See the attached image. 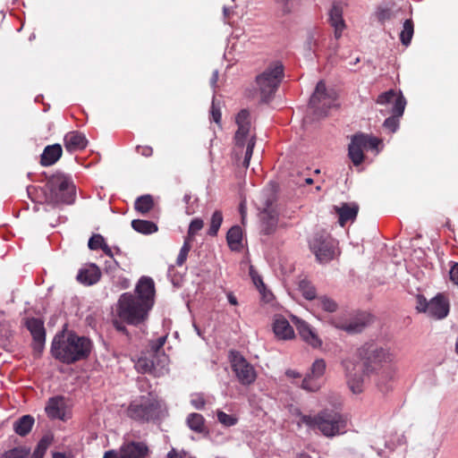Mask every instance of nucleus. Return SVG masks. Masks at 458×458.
Returning <instances> with one entry per match:
<instances>
[{
	"mask_svg": "<svg viewBox=\"0 0 458 458\" xmlns=\"http://www.w3.org/2000/svg\"><path fill=\"white\" fill-rule=\"evenodd\" d=\"M362 365L352 360L343 361L346 384L353 394L363 391L364 375L376 374V385L381 392L389 389L388 383L395 375L393 367L384 368V364L392 363L395 355L388 347L375 343H368L359 349Z\"/></svg>",
	"mask_w": 458,
	"mask_h": 458,
	"instance_id": "f257e3e1",
	"label": "nucleus"
},
{
	"mask_svg": "<svg viewBox=\"0 0 458 458\" xmlns=\"http://www.w3.org/2000/svg\"><path fill=\"white\" fill-rule=\"evenodd\" d=\"M154 282L149 277H141L136 285L135 294L123 293L117 303L119 318L130 325L144 322L154 304Z\"/></svg>",
	"mask_w": 458,
	"mask_h": 458,
	"instance_id": "f03ea898",
	"label": "nucleus"
},
{
	"mask_svg": "<svg viewBox=\"0 0 458 458\" xmlns=\"http://www.w3.org/2000/svg\"><path fill=\"white\" fill-rule=\"evenodd\" d=\"M91 342L89 338L79 336L73 333H61L55 336L51 352L60 361L72 364L86 359L91 351Z\"/></svg>",
	"mask_w": 458,
	"mask_h": 458,
	"instance_id": "7ed1b4c3",
	"label": "nucleus"
},
{
	"mask_svg": "<svg viewBox=\"0 0 458 458\" xmlns=\"http://www.w3.org/2000/svg\"><path fill=\"white\" fill-rule=\"evenodd\" d=\"M297 424L306 425L311 429H318L327 437H334L346 432L347 418L333 410L320 411L317 415H303L298 412Z\"/></svg>",
	"mask_w": 458,
	"mask_h": 458,
	"instance_id": "20e7f679",
	"label": "nucleus"
},
{
	"mask_svg": "<svg viewBox=\"0 0 458 458\" xmlns=\"http://www.w3.org/2000/svg\"><path fill=\"white\" fill-rule=\"evenodd\" d=\"M45 199L50 204H72L75 199V186L72 181L63 175H52L44 187Z\"/></svg>",
	"mask_w": 458,
	"mask_h": 458,
	"instance_id": "39448f33",
	"label": "nucleus"
},
{
	"mask_svg": "<svg viewBox=\"0 0 458 458\" xmlns=\"http://www.w3.org/2000/svg\"><path fill=\"white\" fill-rule=\"evenodd\" d=\"M238 129L235 132L234 140L237 148L246 147L243 166L248 167L255 146L256 135L251 127L250 115L248 110H241L235 118Z\"/></svg>",
	"mask_w": 458,
	"mask_h": 458,
	"instance_id": "423d86ee",
	"label": "nucleus"
},
{
	"mask_svg": "<svg viewBox=\"0 0 458 458\" xmlns=\"http://www.w3.org/2000/svg\"><path fill=\"white\" fill-rule=\"evenodd\" d=\"M164 403L156 396H140L131 402L128 408L130 418L139 421H150L158 419L164 410Z\"/></svg>",
	"mask_w": 458,
	"mask_h": 458,
	"instance_id": "0eeeda50",
	"label": "nucleus"
},
{
	"mask_svg": "<svg viewBox=\"0 0 458 458\" xmlns=\"http://www.w3.org/2000/svg\"><path fill=\"white\" fill-rule=\"evenodd\" d=\"M284 74L280 62L272 63L262 73L257 76L256 83L261 100L267 102L275 94Z\"/></svg>",
	"mask_w": 458,
	"mask_h": 458,
	"instance_id": "6e6552de",
	"label": "nucleus"
},
{
	"mask_svg": "<svg viewBox=\"0 0 458 458\" xmlns=\"http://www.w3.org/2000/svg\"><path fill=\"white\" fill-rule=\"evenodd\" d=\"M275 194L271 190L260 193L256 199V205L260 212V230L264 234L273 233L277 226V214L273 208Z\"/></svg>",
	"mask_w": 458,
	"mask_h": 458,
	"instance_id": "1a4fd4ad",
	"label": "nucleus"
},
{
	"mask_svg": "<svg viewBox=\"0 0 458 458\" xmlns=\"http://www.w3.org/2000/svg\"><path fill=\"white\" fill-rule=\"evenodd\" d=\"M336 242L326 232L316 233L310 242L311 251L320 263H327L335 256Z\"/></svg>",
	"mask_w": 458,
	"mask_h": 458,
	"instance_id": "9d476101",
	"label": "nucleus"
},
{
	"mask_svg": "<svg viewBox=\"0 0 458 458\" xmlns=\"http://www.w3.org/2000/svg\"><path fill=\"white\" fill-rule=\"evenodd\" d=\"M335 93L327 92L325 83L318 82L315 91L312 94L310 105L318 115H327V112L334 106Z\"/></svg>",
	"mask_w": 458,
	"mask_h": 458,
	"instance_id": "9b49d317",
	"label": "nucleus"
},
{
	"mask_svg": "<svg viewBox=\"0 0 458 458\" xmlns=\"http://www.w3.org/2000/svg\"><path fill=\"white\" fill-rule=\"evenodd\" d=\"M231 365L241 384L250 385L256 380L257 374L253 366L240 353L231 352Z\"/></svg>",
	"mask_w": 458,
	"mask_h": 458,
	"instance_id": "f8f14e48",
	"label": "nucleus"
},
{
	"mask_svg": "<svg viewBox=\"0 0 458 458\" xmlns=\"http://www.w3.org/2000/svg\"><path fill=\"white\" fill-rule=\"evenodd\" d=\"M167 361L168 359L165 354L155 358L151 353V358L140 357L135 363V368L140 373H148L155 377H160L168 370L166 368Z\"/></svg>",
	"mask_w": 458,
	"mask_h": 458,
	"instance_id": "ddd939ff",
	"label": "nucleus"
},
{
	"mask_svg": "<svg viewBox=\"0 0 458 458\" xmlns=\"http://www.w3.org/2000/svg\"><path fill=\"white\" fill-rule=\"evenodd\" d=\"M420 307H418V309L420 311L428 312L429 316L437 319L445 318L449 312L448 301L442 294L437 295L429 302L423 300V303L420 301Z\"/></svg>",
	"mask_w": 458,
	"mask_h": 458,
	"instance_id": "4468645a",
	"label": "nucleus"
},
{
	"mask_svg": "<svg viewBox=\"0 0 458 458\" xmlns=\"http://www.w3.org/2000/svg\"><path fill=\"white\" fill-rule=\"evenodd\" d=\"M326 370V362L322 359L316 360L309 373L301 383V387L310 392L318 391L321 387L319 379L324 375Z\"/></svg>",
	"mask_w": 458,
	"mask_h": 458,
	"instance_id": "2eb2a0df",
	"label": "nucleus"
},
{
	"mask_svg": "<svg viewBox=\"0 0 458 458\" xmlns=\"http://www.w3.org/2000/svg\"><path fill=\"white\" fill-rule=\"evenodd\" d=\"M377 103L379 105H391V113L394 114V116H402L406 106V100L402 93H396L393 89L380 94L377 99Z\"/></svg>",
	"mask_w": 458,
	"mask_h": 458,
	"instance_id": "dca6fc26",
	"label": "nucleus"
},
{
	"mask_svg": "<svg viewBox=\"0 0 458 458\" xmlns=\"http://www.w3.org/2000/svg\"><path fill=\"white\" fill-rule=\"evenodd\" d=\"M345 1L346 0L340 2L335 1L329 11V22L334 28V35L336 39L342 37L343 31L346 28L345 21L343 18L344 5L346 4Z\"/></svg>",
	"mask_w": 458,
	"mask_h": 458,
	"instance_id": "f3484780",
	"label": "nucleus"
},
{
	"mask_svg": "<svg viewBox=\"0 0 458 458\" xmlns=\"http://www.w3.org/2000/svg\"><path fill=\"white\" fill-rule=\"evenodd\" d=\"M292 320L295 325L301 339L313 348L321 346L322 342L313 328L304 320L293 316Z\"/></svg>",
	"mask_w": 458,
	"mask_h": 458,
	"instance_id": "a211bd4d",
	"label": "nucleus"
},
{
	"mask_svg": "<svg viewBox=\"0 0 458 458\" xmlns=\"http://www.w3.org/2000/svg\"><path fill=\"white\" fill-rule=\"evenodd\" d=\"M359 206L356 203L342 202L333 207V212L338 216V223L344 226L348 222H353L358 215Z\"/></svg>",
	"mask_w": 458,
	"mask_h": 458,
	"instance_id": "6ab92c4d",
	"label": "nucleus"
},
{
	"mask_svg": "<svg viewBox=\"0 0 458 458\" xmlns=\"http://www.w3.org/2000/svg\"><path fill=\"white\" fill-rule=\"evenodd\" d=\"M364 134H356L352 137L348 148V155L354 165H360L364 160Z\"/></svg>",
	"mask_w": 458,
	"mask_h": 458,
	"instance_id": "aec40b11",
	"label": "nucleus"
},
{
	"mask_svg": "<svg viewBox=\"0 0 458 458\" xmlns=\"http://www.w3.org/2000/svg\"><path fill=\"white\" fill-rule=\"evenodd\" d=\"M148 446L141 442H130L120 448V458H147Z\"/></svg>",
	"mask_w": 458,
	"mask_h": 458,
	"instance_id": "412c9836",
	"label": "nucleus"
},
{
	"mask_svg": "<svg viewBox=\"0 0 458 458\" xmlns=\"http://www.w3.org/2000/svg\"><path fill=\"white\" fill-rule=\"evenodd\" d=\"M273 332L279 340H290L294 337L293 328L288 320L281 315L274 317Z\"/></svg>",
	"mask_w": 458,
	"mask_h": 458,
	"instance_id": "4be33fe9",
	"label": "nucleus"
},
{
	"mask_svg": "<svg viewBox=\"0 0 458 458\" xmlns=\"http://www.w3.org/2000/svg\"><path fill=\"white\" fill-rule=\"evenodd\" d=\"M27 327L33 336L35 348L41 350L46 340V332L43 322L38 318H29L26 322Z\"/></svg>",
	"mask_w": 458,
	"mask_h": 458,
	"instance_id": "5701e85b",
	"label": "nucleus"
},
{
	"mask_svg": "<svg viewBox=\"0 0 458 458\" xmlns=\"http://www.w3.org/2000/svg\"><path fill=\"white\" fill-rule=\"evenodd\" d=\"M369 322L368 316L360 315L353 318L349 321H335V327L344 330L349 334H356L361 332Z\"/></svg>",
	"mask_w": 458,
	"mask_h": 458,
	"instance_id": "b1692460",
	"label": "nucleus"
},
{
	"mask_svg": "<svg viewBox=\"0 0 458 458\" xmlns=\"http://www.w3.org/2000/svg\"><path fill=\"white\" fill-rule=\"evenodd\" d=\"M100 276L101 272L98 267L90 264L79 271L77 280L85 285H92L99 281Z\"/></svg>",
	"mask_w": 458,
	"mask_h": 458,
	"instance_id": "393cba45",
	"label": "nucleus"
},
{
	"mask_svg": "<svg viewBox=\"0 0 458 458\" xmlns=\"http://www.w3.org/2000/svg\"><path fill=\"white\" fill-rule=\"evenodd\" d=\"M46 412L52 419L64 420L65 417V403L61 396L50 398L47 406Z\"/></svg>",
	"mask_w": 458,
	"mask_h": 458,
	"instance_id": "a878e982",
	"label": "nucleus"
},
{
	"mask_svg": "<svg viewBox=\"0 0 458 458\" xmlns=\"http://www.w3.org/2000/svg\"><path fill=\"white\" fill-rule=\"evenodd\" d=\"M65 148L70 151H77L86 148L87 140L85 136L78 131L68 132L64 139Z\"/></svg>",
	"mask_w": 458,
	"mask_h": 458,
	"instance_id": "bb28decb",
	"label": "nucleus"
},
{
	"mask_svg": "<svg viewBox=\"0 0 458 458\" xmlns=\"http://www.w3.org/2000/svg\"><path fill=\"white\" fill-rule=\"evenodd\" d=\"M400 13L401 9L394 4L391 6L381 5L375 11L374 16L380 23L384 24L386 21L397 19Z\"/></svg>",
	"mask_w": 458,
	"mask_h": 458,
	"instance_id": "cd10ccee",
	"label": "nucleus"
},
{
	"mask_svg": "<svg viewBox=\"0 0 458 458\" xmlns=\"http://www.w3.org/2000/svg\"><path fill=\"white\" fill-rule=\"evenodd\" d=\"M62 156V147L59 144L47 146L41 155V165L47 166L55 164Z\"/></svg>",
	"mask_w": 458,
	"mask_h": 458,
	"instance_id": "c85d7f7f",
	"label": "nucleus"
},
{
	"mask_svg": "<svg viewBox=\"0 0 458 458\" xmlns=\"http://www.w3.org/2000/svg\"><path fill=\"white\" fill-rule=\"evenodd\" d=\"M34 418L30 415H23L13 422V430L19 436H26L34 425Z\"/></svg>",
	"mask_w": 458,
	"mask_h": 458,
	"instance_id": "c756f323",
	"label": "nucleus"
},
{
	"mask_svg": "<svg viewBox=\"0 0 458 458\" xmlns=\"http://www.w3.org/2000/svg\"><path fill=\"white\" fill-rule=\"evenodd\" d=\"M242 232L240 226H233L227 233L226 240L232 250H239L242 247Z\"/></svg>",
	"mask_w": 458,
	"mask_h": 458,
	"instance_id": "7c9ffc66",
	"label": "nucleus"
},
{
	"mask_svg": "<svg viewBox=\"0 0 458 458\" xmlns=\"http://www.w3.org/2000/svg\"><path fill=\"white\" fill-rule=\"evenodd\" d=\"M131 227L135 231L144 234H150L157 231V225L155 223L141 219L132 220Z\"/></svg>",
	"mask_w": 458,
	"mask_h": 458,
	"instance_id": "2f4dec72",
	"label": "nucleus"
},
{
	"mask_svg": "<svg viewBox=\"0 0 458 458\" xmlns=\"http://www.w3.org/2000/svg\"><path fill=\"white\" fill-rule=\"evenodd\" d=\"M186 423L191 430L197 433H202L205 430V420L199 413H190L186 419Z\"/></svg>",
	"mask_w": 458,
	"mask_h": 458,
	"instance_id": "473e14b6",
	"label": "nucleus"
},
{
	"mask_svg": "<svg viewBox=\"0 0 458 458\" xmlns=\"http://www.w3.org/2000/svg\"><path fill=\"white\" fill-rule=\"evenodd\" d=\"M413 33L414 26L412 20H405L403 25V30L400 32V40L403 46L408 47L411 44Z\"/></svg>",
	"mask_w": 458,
	"mask_h": 458,
	"instance_id": "72a5a7b5",
	"label": "nucleus"
},
{
	"mask_svg": "<svg viewBox=\"0 0 458 458\" xmlns=\"http://www.w3.org/2000/svg\"><path fill=\"white\" fill-rule=\"evenodd\" d=\"M153 206L154 202L150 195H143L139 197L135 201V209L141 214L149 212Z\"/></svg>",
	"mask_w": 458,
	"mask_h": 458,
	"instance_id": "f704fd0d",
	"label": "nucleus"
},
{
	"mask_svg": "<svg viewBox=\"0 0 458 458\" xmlns=\"http://www.w3.org/2000/svg\"><path fill=\"white\" fill-rule=\"evenodd\" d=\"M51 437L48 436H45L41 438V440L38 442L36 449L34 450L31 458H43L45 455L47 448L49 447L51 444Z\"/></svg>",
	"mask_w": 458,
	"mask_h": 458,
	"instance_id": "c9c22d12",
	"label": "nucleus"
},
{
	"mask_svg": "<svg viewBox=\"0 0 458 458\" xmlns=\"http://www.w3.org/2000/svg\"><path fill=\"white\" fill-rule=\"evenodd\" d=\"M223 222V216L221 211H215L212 215L211 221H210V226L208 229V234L211 236L216 235L221 224Z\"/></svg>",
	"mask_w": 458,
	"mask_h": 458,
	"instance_id": "e433bc0d",
	"label": "nucleus"
},
{
	"mask_svg": "<svg viewBox=\"0 0 458 458\" xmlns=\"http://www.w3.org/2000/svg\"><path fill=\"white\" fill-rule=\"evenodd\" d=\"M317 305L327 312H335L337 310V303L327 296L318 298Z\"/></svg>",
	"mask_w": 458,
	"mask_h": 458,
	"instance_id": "4c0bfd02",
	"label": "nucleus"
},
{
	"mask_svg": "<svg viewBox=\"0 0 458 458\" xmlns=\"http://www.w3.org/2000/svg\"><path fill=\"white\" fill-rule=\"evenodd\" d=\"M300 291L307 300H313L316 297V290L309 282L301 281L299 285Z\"/></svg>",
	"mask_w": 458,
	"mask_h": 458,
	"instance_id": "58836bf2",
	"label": "nucleus"
},
{
	"mask_svg": "<svg viewBox=\"0 0 458 458\" xmlns=\"http://www.w3.org/2000/svg\"><path fill=\"white\" fill-rule=\"evenodd\" d=\"M190 242L191 241L185 238L183 245L182 246L179 255L176 259V265L179 267L182 266L187 259L189 251L191 250Z\"/></svg>",
	"mask_w": 458,
	"mask_h": 458,
	"instance_id": "ea45409f",
	"label": "nucleus"
},
{
	"mask_svg": "<svg viewBox=\"0 0 458 458\" xmlns=\"http://www.w3.org/2000/svg\"><path fill=\"white\" fill-rule=\"evenodd\" d=\"M203 221L202 219L200 218H195L193 219L191 224H190V226H189V230H188V235L186 237V239L190 240V241H192L194 235L199 231L202 229L203 227Z\"/></svg>",
	"mask_w": 458,
	"mask_h": 458,
	"instance_id": "a19ab883",
	"label": "nucleus"
},
{
	"mask_svg": "<svg viewBox=\"0 0 458 458\" xmlns=\"http://www.w3.org/2000/svg\"><path fill=\"white\" fill-rule=\"evenodd\" d=\"M276 4L283 14L292 13L294 7V0H276Z\"/></svg>",
	"mask_w": 458,
	"mask_h": 458,
	"instance_id": "79ce46f5",
	"label": "nucleus"
},
{
	"mask_svg": "<svg viewBox=\"0 0 458 458\" xmlns=\"http://www.w3.org/2000/svg\"><path fill=\"white\" fill-rule=\"evenodd\" d=\"M105 243L106 241L101 234H93L89 240L88 246L90 250H95L101 249Z\"/></svg>",
	"mask_w": 458,
	"mask_h": 458,
	"instance_id": "37998d69",
	"label": "nucleus"
},
{
	"mask_svg": "<svg viewBox=\"0 0 458 458\" xmlns=\"http://www.w3.org/2000/svg\"><path fill=\"white\" fill-rule=\"evenodd\" d=\"M166 340V336H161L158 339H157L155 342L150 344V349L152 352V354L155 356V358H157L158 356H162L164 354L163 352L160 353V350L164 346Z\"/></svg>",
	"mask_w": 458,
	"mask_h": 458,
	"instance_id": "c03bdc74",
	"label": "nucleus"
},
{
	"mask_svg": "<svg viewBox=\"0 0 458 458\" xmlns=\"http://www.w3.org/2000/svg\"><path fill=\"white\" fill-rule=\"evenodd\" d=\"M217 420L218 421L227 427L233 426L237 420L233 418V416L226 414L224 411H218L217 412Z\"/></svg>",
	"mask_w": 458,
	"mask_h": 458,
	"instance_id": "a18cd8bd",
	"label": "nucleus"
},
{
	"mask_svg": "<svg viewBox=\"0 0 458 458\" xmlns=\"http://www.w3.org/2000/svg\"><path fill=\"white\" fill-rule=\"evenodd\" d=\"M400 116H394V114H392V116L386 118L384 122V127L387 130H389L391 132H394L399 126V119Z\"/></svg>",
	"mask_w": 458,
	"mask_h": 458,
	"instance_id": "49530a36",
	"label": "nucleus"
},
{
	"mask_svg": "<svg viewBox=\"0 0 458 458\" xmlns=\"http://www.w3.org/2000/svg\"><path fill=\"white\" fill-rule=\"evenodd\" d=\"M191 403L197 410H201L205 406V400L201 394L191 395Z\"/></svg>",
	"mask_w": 458,
	"mask_h": 458,
	"instance_id": "de8ad7c7",
	"label": "nucleus"
},
{
	"mask_svg": "<svg viewBox=\"0 0 458 458\" xmlns=\"http://www.w3.org/2000/svg\"><path fill=\"white\" fill-rule=\"evenodd\" d=\"M211 119L217 124H220L221 122V111L218 106H216L215 101H212V106L210 109Z\"/></svg>",
	"mask_w": 458,
	"mask_h": 458,
	"instance_id": "09e8293b",
	"label": "nucleus"
},
{
	"mask_svg": "<svg viewBox=\"0 0 458 458\" xmlns=\"http://www.w3.org/2000/svg\"><path fill=\"white\" fill-rule=\"evenodd\" d=\"M364 146L366 148H377L378 144L380 143V140L374 137H369L368 135L364 134Z\"/></svg>",
	"mask_w": 458,
	"mask_h": 458,
	"instance_id": "8fccbe9b",
	"label": "nucleus"
},
{
	"mask_svg": "<svg viewBox=\"0 0 458 458\" xmlns=\"http://www.w3.org/2000/svg\"><path fill=\"white\" fill-rule=\"evenodd\" d=\"M136 150L143 157H148L153 154V148L149 146H138Z\"/></svg>",
	"mask_w": 458,
	"mask_h": 458,
	"instance_id": "3c124183",
	"label": "nucleus"
},
{
	"mask_svg": "<svg viewBox=\"0 0 458 458\" xmlns=\"http://www.w3.org/2000/svg\"><path fill=\"white\" fill-rule=\"evenodd\" d=\"M450 280L458 285V263L454 264L449 271Z\"/></svg>",
	"mask_w": 458,
	"mask_h": 458,
	"instance_id": "603ef678",
	"label": "nucleus"
},
{
	"mask_svg": "<svg viewBox=\"0 0 458 458\" xmlns=\"http://www.w3.org/2000/svg\"><path fill=\"white\" fill-rule=\"evenodd\" d=\"M1 458H24V454L18 449H13L3 454Z\"/></svg>",
	"mask_w": 458,
	"mask_h": 458,
	"instance_id": "864d4df0",
	"label": "nucleus"
},
{
	"mask_svg": "<svg viewBox=\"0 0 458 458\" xmlns=\"http://www.w3.org/2000/svg\"><path fill=\"white\" fill-rule=\"evenodd\" d=\"M227 300L229 301L230 304L233 305V306H236L238 305V301H237V298L234 296V294L233 293H227Z\"/></svg>",
	"mask_w": 458,
	"mask_h": 458,
	"instance_id": "5fc2aeb1",
	"label": "nucleus"
},
{
	"mask_svg": "<svg viewBox=\"0 0 458 458\" xmlns=\"http://www.w3.org/2000/svg\"><path fill=\"white\" fill-rule=\"evenodd\" d=\"M217 81H218V71L216 70L213 72L212 77L210 79V85L213 88H215L216 86Z\"/></svg>",
	"mask_w": 458,
	"mask_h": 458,
	"instance_id": "6e6d98bb",
	"label": "nucleus"
},
{
	"mask_svg": "<svg viewBox=\"0 0 458 458\" xmlns=\"http://www.w3.org/2000/svg\"><path fill=\"white\" fill-rule=\"evenodd\" d=\"M182 454L178 453L175 449H172L168 454H167V458H182Z\"/></svg>",
	"mask_w": 458,
	"mask_h": 458,
	"instance_id": "4d7b16f0",
	"label": "nucleus"
},
{
	"mask_svg": "<svg viewBox=\"0 0 458 458\" xmlns=\"http://www.w3.org/2000/svg\"><path fill=\"white\" fill-rule=\"evenodd\" d=\"M240 213L242 216V224H244L245 218H246V207H245L244 202H242L240 204Z\"/></svg>",
	"mask_w": 458,
	"mask_h": 458,
	"instance_id": "13d9d810",
	"label": "nucleus"
},
{
	"mask_svg": "<svg viewBox=\"0 0 458 458\" xmlns=\"http://www.w3.org/2000/svg\"><path fill=\"white\" fill-rule=\"evenodd\" d=\"M118 266V263L112 258L110 261L106 262V269L114 270Z\"/></svg>",
	"mask_w": 458,
	"mask_h": 458,
	"instance_id": "bf43d9fd",
	"label": "nucleus"
},
{
	"mask_svg": "<svg viewBox=\"0 0 458 458\" xmlns=\"http://www.w3.org/2000/svg\"><path fill=\"white\" fill-rule=\"evenodd\" d=\"M101 250L105 252V254L109 256L111 259L113 258L112 250L106 243L104 244V246L101 248Z\"/></svg>",
	"mask_w": 458,
	"mask_h": 458,
	"instance_id": "052dcab7",
	"label": "nucleus"
},
{
	"mask_svg": "<svg viewBox=\"0 0 458 458\" xmlns=\"http://www.w3.org/2000/svg\"><path fill=\"white\" fill-rule=\"evenodd\" d=\"M103 458H117V454L114 450H110L105 453Z\"/></svg>",
	"mask_w": 458,
	"mask_h": 458,
	"instance_id": "680f3d73",
	"label": "nucleus"
},
{
	"mask_svg": "<svg viewBox=\"0 0 458 458\" xmlns=\"http://www.w3.org/2000/svg\"><path fill=\"white\" fill-rule=\"evenodd\" d=\"M114 326L118 331H125V327L118 320H114Z\"/></svg>",
	"mask_w": 458,
	"mask_h": 458,
	"instance_id": "e2e57ef3",
	"label": "nucleus"
},
{
	"mask_svg": "<svg viewBox=\"0 0 458 458\" xmlns=\"http://www.w3.org/2000/svg\"><path fill=\"white\" fill-rule=\"evenodd\" d=\"M286 375L290 377H299L300 374L295 370L289 369L286 371Z\"/></svg>",
	"mask_w": 458,
	"mask_h": 458,
	"instance_id": "0e129e2a",
	"label": "nucleus"
},
{
	"mask_svg": "<svg viewBox=\"0 0 458 458\" xmlns=\"http://www.w3.org/2000/svg\"><path fill=\"white\" fill-rule=\"evenodd\" d=\"M53 458H71V457L64 453L56 452V453L53 454Z\"/></svg>",
	"mask_w": 458,
	"mask_h": 458,
	"instance_id": "69168bd1",
	"label": "nucleus"
},
{
	"mask_svg": "<svg viewBox=\"0 0 458 458\" xmlns=\"http://www.w3.org/2000/svg\"><path fill=\"white\" fill-rule=\"evenodd\" d=\"M254 283H255V284H256L259 288L260 286H261V287H264L263 282H262V280H261L260 278H259V280H256V279L254 278Z\"/></svg>",
	"mask_w": 458,
	"mask_h": 458,
	"instance_id": "338daca9",
	"label": "nucleus"
},
{
	"mask_svg": "<svg viewBox=\"0 0 458 458\" xmlns=\"http://www.w3.org/2000/svg\"><path fill=\"white\" fill-rule=\"evenodd\" d=\"M191 199V197L189 194H185L184 197H183V200H184L185 203H189Z\"/></svg>",
	"mask_w": 458,
	"mask_h": 458,
	"instance_id": "774afa93",
	"label": "nucleus"
}]
</instances>
